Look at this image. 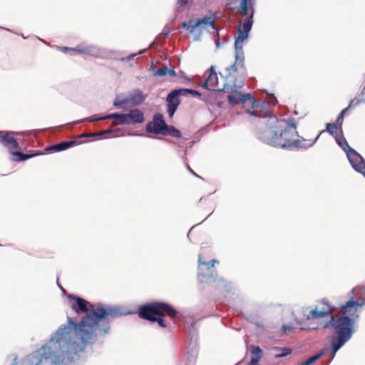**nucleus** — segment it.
Segmentation results:
<instances>
[{
	"instance_id": "nucleus-24",
	"label": "nucleus",
	"mask_w": 365,
	"mask_h": 365,
	"mask_svg": "<svg viewBox=\"0 0 365 365\" xmlns=\"http://www.w3.org/2000/svg\"><path fill=\"white\" fill-rule=\"evenodd\" d=\"M145 100V97L140 91H135L130 96V101L135 105H140Z\"/></svg>"
},
{
	"instance_id": "nucleus-19",
	"label": "nucleus",
	"mask_w": 365,
	"mask_h": 365,
	"mask_svg": "<svg viewBox=\"0 0 365 365\" xmlns=\"http://www.w3.org/2000/svg\"><path fill=\"white\" fill-rule=\"evenodd\" d=\"M125 115L129 125L140 123L144 120L143 113L139 109L131 110L129 113H125Z\"/></svg>"
},
{
	"instance_id": "nucleus-6",
	"label": "nucleus",
	"mask_w": 365,
	"mask_h": 365,
	"mask_svg": "<svg viewBox=\"0 0 365 365\" xmlns=\"http://www.w3.org/2000/svg\"><path fill=\"white\" fill-rule=\"evenodd\" d=\"M246 73H232L230 76V72L227 76V83L224 85L222 91L229 93L227 96L229 103L232 105L239 104L243 99V96L238 90L244 86Z\"/></svg>"
},
{
	"instance_id": "nucleus-47",
	"label": "nucleus",
	"mask_w": 365,
	"mask_h": 365,
	"mask_svg": "<svg viewBox=\"0 0 365 365\" xmlns=\"http://www.w3.org/2000/svg\"><path fill=\"white\" fill-rule=\"evenodd\" d=\"M187 168L189 170L191 169L189 165H187Z\"/></svg>"
},
{
	"instance_id": "nucleus-41",
	"label": "nucleus",
	"mask_w": 365,
	"mask_h": 365,
	"mask_svg": "<svg viewBox=\"0 0 365 365\" xmlns=\"http://www.w3.org/2000/svg\"><path fill=\"white\" fill-rule=\"evenodd\" d=\"M61 51H63V52H66V51H73V48H69V47H61Z\"/></svg>"
},
{
	"instance_id": "nucleus-28",
	"label": "nucleus",
	"mask_w": 365,
	"mask_h": 365,
	"mask_svg": "<svg viewBox=\"0 0 365 365\" xmlns=\"http://www.w3.org/2000/svg\"><path fill=\"white\" fill-rule=\"evenodd\" d=\"M336 142H337V143L339 144V145L340 147H341V148H342V149H343L346 153H347V152H348V150H349V148H351L349 145V144H348V143H347L346 140L344 137H338V138H336Z\"/></svg>"
},
{
	"instance_id": "nucleus-38",
	"label": "nucleus",
	"mask_w": 365,
	"mask_h": 365,
	"mask_svg": "<svg viewBox=\"0 0 365 365\" xmlns=\"http://www.w3.org/2000/svg\"><path fill=\"white\" fill-rule=\"evenodd\" d=\"M294 330V327L292 325H284L282 327V331L283 334L291 333Z\"/></svg>"
},
{
	"instance_id": "nucleus-13",
	"label": "nucleus",
	"mask_w": 365,
	"mask_h": 365,
	"mask_svg": "<svg viewBox=\"0 0 365 365\" xmlns=\"http://www.w3.org/2000/svg\"><path fill=\"white\" fill-rule=\"evenodd\" d=\"M14 132L0 130V143L6 147L11 154L15 150L19 149V143L14 138Z\"/></svg>"
},
{
	"instance_id": "nucleus-40",
	"label": "nucleus",
	"mask_w": 365,
	"mask_h": 365,
	"mask_svg": "<svg viewBox=\"0 0 365 365\" xmlns=\"http://www.w3.org/2000/svg\"><path fill=\"white\" fill-rule=\"evenodd\" d=\"M167 74H168L169 76H176V73L175 71V70L173 68H171V69H168V73Z\"/></svg>"
},
{
	"instance_id": "nucleus-23",
	"label": "nucleus",
	"mask_w": 365,
	"mask_h": 365,
	"mask_svg": "<svg viewBox=\"0 0 365 365\" xmlns=\"http://www.w3.org/2000/svg\"><path fill=\"white\" fill-rule=\"evenodd\" d=\"M41 154H42L41 153H34V154H24V153L18 151V150H15L11 153V155L14 156V158H12V160L14 161H24V160H26L27 159L31 158L34 156H37V155H39Z\"/></svg>"
},
{
	"instance_id": "nucleus-45",
	"label": "nucleus",
	"mask_w": 365,
	"mask_h": 365,
	"mask_svg": "<svg viewBox=\"0 0 365 365\" xmlns=\"http://www.w3.org/2000/svg\"><path fill=\"white\" fill-rule=\"evenodd\" d=\"M324 133V130L321 131V133H320L319 134H318L316 137H317L318 135L319 136V135H320V134H321V133Z\"/></svg>"
},
{
	"instance_id": "nucleus-4",
	"label": "nucleus",
	"mask_w": 365,
	"mask_h": 365,
	"mask_svg": "<svg viewBox=\"0 0 365 365\" xmlns=\"http://www.w3.org/2000/svg\"><path fill=\"white\" fill-rule=\"evenodd\" d=\"M68 298L71 302L73 301L71 307L76 313L86 314L79 323H76L71 319H68V324L72 326V327H68L73 332L72 336H78L79 340L83 344L91 343L93 341L92 326L94 319H93V312L96 311V307L79 297L70 294L68 296Z\"/></svg>"
},
{
	"instance_id": "nucleus-9",
	"label": "nucleus",
	"mask_w": 365,
	"mask_h": 365,
	"mask_svg": "<svg viewBox=\"0 0 365 365\" xmlns=\"http://www.w3.org/2000/svg\"><path fill=\"white\" fill-rule=\"evenodd\" d=\"M247 38L238 35L235 41V63L227 68L230 76L232 73H246L243 51L244 41Z\"/></svg>"
},
{
	"instance_id": "nucleus-3",
	"label": "nucleus",
	"mask_w": 365,
	"mask_h": 365,
	"mask_svg": "<svg viewBox=\"0 0 365 365\" xmlns=\"http://www.w3.org/2000/svg\"><path fill=\"white\" fill-rule=\"evenodd\" d=\"M364 305L353 299L346 302L335 315L331 316L329 320L324 324V329L331 327L336 334L331 339L332 357L336 351L351 337L354 332V324L358 319V312Z\"/></svg>"
},
{
	"instance_id": "nucleus-43",
	"label": "nucleus",
	"mask_w": 365,
	"mask_h": 365,
	"mask_svg": "<svg viewBox=\"0 0 365 365\" xmlns=\"http://www.w3.org/2000/svg\"><path fill=\"white\" fill-rule=\"evenodd\" d=\"M114 106H120V104H119L118 103H117V102H115V103H114Z\"/></svg>"
},
{
	"instance_id": "nucleus-39",
	"label": "nucleus",
	"mask_w": 365,
	"mask_h": 365,
	"mask_svg": "<svg viewBox=\"0 0 365 365\" xmlns=\"http://www.w3.org/2000/svg\"><path fill=\"white\" fill-rule=\"evenodd\" d=\"M189 0H178V4L180 7H184L188 3Z\"/></svg>"
},
{
	"instance_id": "nucleus-25",
	"label": "nucleus",
	"mask_w": 365,
	"mask_h": 365,
	"mask_svg": "<svg viewBox=\"0 0 365 365\" xmlns=\"http://www.w3.org/2000/svg\"><path fill=\"white\" fill-rule=\"evenodd\" d=\"M216 289H225L229 291L231 288V282L224 278H219L215 279Z\"/></svg>"
},
{
	"instance_id": "nucleus-46",
	"label": "nucleus",
	"mask_w": 365,
	"mask_h": 365,
	"mask_svg": "<svg viewBox=\"0 0 365 365\" xmlns=\"http://www.w3.org/2000/svg\"><path fill=\"white\" fill-rule=\"evenodd\" d=\"M12 365H19V363H17V362H15V363H14V364H12Z\"/></svg>"
},
{
	"instance_id": "nucleus-18",
	"label": "nucleus",
	"mask_w": 365,
	"mask_h": 365,
	"mask_svg": "<svg viewBox=\"0 0 365 365\" xmlns=\"http://www.w3.org/2000/svg\"><path fill=\"white\" fill-rule=\"evenodd\" d=\"M114 119L112 122V126L118 125H129L127 120L125 113H111L104 117L100 118L99 120Z\"/></svg>"
},
{
	"instance_id": "nucleus-22",
	"label": "nucleus",
	"mask_w": 365,
	"mask_h": 365,
	"mask_svg": "<svg viewBox=\"0 0 365 365\" xmlns=\"http://www.w3.org/2000/svg\"><path fill=\"white\" fill-rule=\"evenodd\" d=\"M251 359L249 365H259V361L262 356V351L259 346H251Z\"/></svg>"
},
{
	"instance_id": "nucleus-33",
	"label": "nucleus",
	"mask_w": 365,
	"mask_h": 365,
	"mask_svg": "<svg viewBox=\"0 0 365 365\" xmlns=\"http://www.w3.org/2000/svg\"><path fill=\"white\" fill-rule=\"evenodd\" d=\"M182 96L187 95L188 93L192 94L193 96H200L201 94L196 90L188 89V88H180Z\"/></svg>"
},
{
	"instance_id": "nucleus-7",
	"label": "nucleus",
	"mask_w": 365,
	"mask_h": 365,
	"mask_svg": "<svg viewBox=\"0 0 365 365\" xmlns=\"http://www.w3.org/2000/svg\"><path fill=\"white\" fill-rule=\"evenodd\" d=\"M122 316L120 309L116 307L98 306L96 311L93 312V324L92 326V332L93 334V341L97 336L96 331L99 323L103 320L108 321L110 319L117 318Z\"/></svg>"
},
{
	"instance_id": "nucleus-30",
	"label": "nucleus",
	"mask_w": 365,
	"mask_h": 365,
	"mask_svg": "<svg viewBox=\"0 0 365 365\" xmlns=\"http://www.w3.org/2000/svg\"><path fill=\"white\" fill-rule=\"evenodd\" d=\"M250 3V0H241L240 6L241 9V13L243 16L248 15V13H249L248 5Z\"/></svg>"
},
{
	"instance_id": "nucleus-26",
	"label": "nucleus",
	"mask_w": 365,
	"mask_h": 365,
	"mask_svg": "<svg viewBox=\"0 0 365 365\" xmlns=\"http://www.w3.org/2000/svg\"><path fill=\"white\" fill-rule=\"evenodd\" d=\"M94 51V47L89 46L78 45L73 48V51L81 54H88L91 55Z\"/></svg>"
},
{
	"instance_id": "nucleus-20",
	"label": "nucleus",
	"mask_w": 365,
	"mask_h": 365,
	"mask_svg": "<svg viewBox=\"0 0 365 365\" xmlns=\"http://www.w3.org/2000/svg\"><path fill=\"white\" fill-rule=\"evenodd\" d=\"M253 9L252 8L251 14L249 18L245 21L242 26H240L238 28V35L244 36V38H247L250 31L251 30L252 24H253Z\"/></svg>"
},
{
	"instance_id": "nucleus-17",
	"label": "nucleus",
	"mask_w": 365,
	"mask_h": 365,
	"mask_svg": "<svg viewBox=\"0 0 365 365\" xmlns=\"http://www.w3.org/2000/svg\"><path fill=\"white\" fill-rule=\"evenodd\" d=\"M208 71H210V73L202 86L210 91H220L218 78L216 72L214 71V68L212 66L210 67Z\"/></svg>"
},
{
	"instance_id": "nucleus-21",
	"label": "nucleus",
	"mask_w": 365,
	"mask_h": 365,
	"mask_svg": "<svg viewBox=\"0 0 365 365\" xmlns=\"http://www.w3.org/2000/svg\"><path fill=\"white\" fill-rule=\"evenodd\" d=\"M76 144V141H63L60 143L45 148L46 152H59L66 150Z\"/></svg>"
},
{
	"instance_id": "nucleus-16",
	"label": "nucleus",
	"mask_w": 365,
	"mask_h": 365,
	"mask_svg": "<svg viewBox=\"0 0 365 365\" xmlns=\"http://www.w3.org/2000/svg\"><path fill=\"white\" fill-rule=\"evenodd\" d=\"M241 103L247 113L252 115H257V110L255 109L259 106V103L251 95H244Z\"/></svg>"
},
{
	"instance_id": "nucleus-32",
	"label": "nucleus",
	"mask_w": 365,
	"mask_h": 365,
	"mask_svg": "<svg viewBox=\"0 0 365 365\" xmlns=\"http://www.w3.org/2000/svg\"><path fill=\"white\" fill-rule=\"evenodd\" d=\"M168 134H170L176 138H179L181 136L180 131L173 126H169Z\"/></svg>"
},
{
	"instance_id": "nucleus-29",
	"label": "nucleus",
	"mask_w": 365,
	"mask_h": 365,
	"mask_svg": "<svg viewBox=\"0 0 365 365\" xmlns=\"http://www.w3.org/2000/svg\"><path fill=\"white\" fill-rule=\"evenodd\" d=\"M364 102H365V99L355 98L350 101L349 106L344 108V110L347 112L349 110L354 108L356 106Z\"/></svg>"
},
{
	"instance_id": "nucleus-11",
	"label": "nucleus",
	"mask_w": 365,
	"mask_h": 365,
	"mask_svg": "<svg viewBox=\"0 0 365 365\" xmlns=\"http://www.w3.org/2000/svg\"><path fill=\"white\" fill-rule=\"evenodd\" d=\"M169 126L165 123L163 115L161 113H157L154 115L153 122L147 124L146 130L148 132L155 134L167 135Z\"/></svg>"
},
{
	"instance_id": "nucleus-35",
	"label": "nucleus",
	"mask_w": 365,
	"mask_h": 365,
	"mask_svg": "<svg viewBox=\"0 0 365 365\" xmlns=\"http://www.w3.org/2000/svg\"><path fill=\"white\" fill-rule=\"evenodd\" d=\"M281 353L276 355L277 358L286 356L292 353V349L289 348H283L280 349Z\"/></svg>"
},
{
	"instance_id": "nucleus-15",
	"label": "nucleus",
	"mask_w": 365,
	"mask_h": 365,
	"mask_svg": "<svg viewBox=\"0 0 365 365\" xmlns=\"http://www.w3.org/2000/svg\"><path fill=\"white\" fill-rule=\"evenodd\" d=\"M182 96L180 89L172 91L167 96V111L169 117L172 118L180 103L179 97Z\"/></svg>"
},
{
	"instance_id": "nucleus-31",
	"label": "nucleus",
	"mask_w": 365,
	"mask_h": 365,
	"mask_svg": "<svg viewBox=\"0 0 365 365\" xmlns=\"http://www.w3.org/2000/svg\"><path fill=\"white\" fill-rule=\"evenodd\" d=\"M346 113V110L344 109L339 114L337 119L336 120V122L334 123V125H336V127L338 128H341L342 123H343L344 117V115Z\"/></svg>"
},
{
	"instance_id": "nucleus-37",
	"label": "nucleus",
	"mask_w": 365,
	"mask_h": 365,
	"mask_svg": "<svg viewBox=\"0 0 365 365\" xmlns=\"http://www.w3.org/2000/svg\"><path fill=\"white\" fill-rule=\"evenodd\" d=\"M168 73V68L166 66H163V68H160V69H158L154 75L155 76H165Z\"/></svg>"
},
{
	"instance_id": "nucleus-27",
	"label": "nucleus",
	"mask_w": 365,
	"mask_h": 365,
	"mask_svg": "<svg viewBox=\"0 0 365 365\" xmlns=\"http://www.w3.org/2000/svg\"><path fill=\"white\" fill-rule=\"evenodd\" d=\"M322 355H323L322 352L317 354L309 357L304 361L302 362L299 365H311L312 364L316 362L319 359H320L322 356Z\"/></svg>"
},
{
	"instance_id": "nucleus-2",
	"label": "nucleus",
	"mask_w": 365,
	"mask_h": 365,
	"mask_svg": "<svg viewBox=\"0 0 365 365\" xmlns=\"http://www.w3.org/2000/svg\"><path fill=\"white\" fill-rule=\"evenodd\" d=\"M260 138L274 147L281 148L306 149L312 146L317 137L305 138L299 136L294 120L270 117L267 127L262 132Z\"/></svg>"
},
{
	"instance_id": "nucleus-44",
	"label": "nucleus",
	"mask_w": 365,
	"mask_h": 365,
	"mask_svg": "<svg viewBox=\"0 0 365 365\" xmlns=\"http://www.w3.org/2000/svg\"><path fill=\"white\" fill-rule=\"evenodd\" d=\"M324 133V130L321 131V133H320L319 134H318L316 137H317L318 135L319 136V135H320V134H321V133Z\"/></svg>"
},
{
	"instance_id": "nucleus-14",
	"label": "nucleus",
	"mask_w": 365,
	"mask_h": 365,
	"mask_svg": "<svg viewBox=\"0 0 365 365\" xmlns=\"http://www.w3.org/2000/svg\"><path fill=\"white\" fill-rule=\"evenodd\" d=\"M346 155L354 170L365 175V160L364 158L353 148H349Z\"/></svg>"
},
{
	"instance_id": "nucleus-36",
	"label": "nucleus",
	"mask_w": 365,
	"mask_h": 365,
	"mask_svg": "<svg viewBox=\"0 0 365 365\" xmlns=\"http://www.w3.org/2000/svg\"><path fill=\"white\" fill-rule=\"evenodd\" d=\"M114 130H111V129H107L106 130H103L98 133H91V134H88V135H81L78 136V138H82V137H84V136H94V135H104V134H108V133H113Z\"/></svg>"
},
{
	"instance_id": "nucleus-5",
	"label": "nucleus",
	"mask_w": 365,
	"mask_h": 365,
	"mask_svg": "<svg viewBox=\"0 0 365 365\" xmlns=\"http://www.w3.org/2000/svg\"><path fill=\"white\" fill-rule=\"evenodd\" d=\"M178 311L170 304L163 302H153L140 306L138 308L140 318L157 322L162 328L167 325L163 317H168L174 319L178 316Z\"/></svg>"
},
{
	"instance_id": "nucleus-42",
	"label": "nucleus",
	"mask_w": 365,
	"mask_h": 365,
	"mask_svg": "<svg viewBox=\"0 0 365 365\" xmlns=\"http://www.w3.org/2000/svg\"><path fill=\"white\" fill-rule=\"evenodd\" d=\"M190 171L193 175H196V173H195L192 169H190Z\"/></svg>"
},
{
	"instance_id": "nucleus-1",
	"label": "nucleus",
	"mask_w": 365,
	"mask_h": 365,
	"mask_svg": "<svg viewBox=\"0 0 365 365\" xmlns=\"http://www.w3.org/2000/svg\"><path fill=\"white\" fill-rule=\"evenodd\" d=\"M72 334L71 328H60L46 344L22 359L19 365H62L78 346Z\"/></svg>"
},
{
	"instance_id": "nucleus-8",
	"label": "nucleus",
	"mask_w": 365,
	"mask_h": 365,
	"mask_svg": "<svg viewBox=\"0 0 365 365\" xmlns=\"http://www.w3.org/2000/svg\"><path fill=\"white\" fill-rule=\"evenodd\" d=\"M335 311V306L327 299L323 298L317 302L314 309H310L309 312L304 315V318L307 321H310L331 317Z\"/></svg>"
},
{
	"instance_id": "nucleus-12",
	"label": "nucleus",
	"mask_w": 365,
	"mask_h": 365,
	"mask_svg": "<svg viewBox=\"0 0 365 365\" xmlns=\"http://www.w3.org/2000/svg\"><path fill=\"white\" fill-rule=\"evenodd\" d=\"M215 21L210 16H205L201 19H192L188 21H184L182 23V26L187 30L190 31L191 32L193 29L197 27L207 28V26H210L212 29L215 28Z\"/></svg>"
},
{
	"instance_id": "nucleus-34",
	"label": "nucleus",
	"mask_w": 365,
	"mask_h": 365,
	"mask_svg": "<svg viewBox=\"0 0 365 365\" xmlns=\"http://www.w3.org/2000/svg\"><path fill=\"white\" fill-rule=\"evenodd\" d=\"M338 128L334 123H327V131L331 135H334L336 133Z\"/></svg>"
},
{
	"instance_id": "nucleus-10",
	"label": "nucleus",
	"mask_w": 365,
	"mask_h": 365,
	"mask_svg": "<svg viewBox=\"0 0 365 365\" xmlns=\"http://www.w3.org/2000/svg\"><path fill=\"white\" fill-rule=\"evenodd\" d=\"M215 264H219V261L217 259H212L207 262L203 260L202 255H199L198 275L202 277V282L216 277L217 270L215 268Z\"/></svg>"
},
{
	"instance_id": "nucleus-48",
	"label": "nucleus",
	"mask_w": 365,
	"mask_h": 365,
	"mask_svg": "<svg viewBox=\"0 0 365 365\" xmlns=\"http://www.w3.org/2000/svg\"><path fill=\"white\" fill-rule=\"evenodd\" d=\"M365 176V175H364Z\"/></svg>"
}]
</instances>
